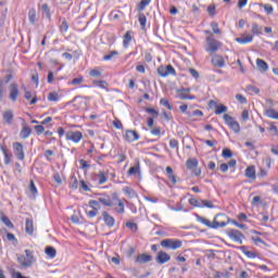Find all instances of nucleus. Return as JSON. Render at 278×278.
<instances>
[{"label":"nucleus","mask_w":278,"mask_h":278,"mask_svg":"<svg viewBox=\"0 0 278 278\" xmlns=\"http://www.w3.org/2000/svg\"><path fill=\"white\" fill-rule=\"evenodd\" d=\"M195 218L198 223H202V225H205L210 229H220L223 227H227V225L231 223V219L226 214L223 213L217 214L214 217L213 223L210 222V219L200 216L199 214L195 215Z\"/></svg>","instance_id":"obj_1"},{"label":"nucleus","mask_w":278,"mask_h":278,"mask_svg":"<svg viewBox=\"0 0 278 278\" xmlns=\"http://www.w3.org/2000/svg\"><path fill=\"white\" fill-rule=\"evenodd\" d=\"M26 255V256H25ZM25 255H20L17 262L22 268H31L34 266V252L31 250H25Z\"/></svg>","instance_id":"obj_2"},{"label":"nucleus","mask_w":278,"mask_h":278,"mask_svg":"<svg viewBox=\"0 0 278 278\" xmlns=\"http://www.w3.org/2000/svg\"><path fill=\"white\" fill-rule=\"evenodd\" d=\"M205 41H206L205 51L207 53H216V51H218V49L223 47V42L216 40L213 35L206 37Z\"/></svg>","instance_id":"obj_3"},{"label":"nucleus","mask_w":278,"mask_h":278,"mask_svg":"<svg viewBox=\"0 0 278 278\" xmlns=\"http://www.w3.org/2000/svg\"><path fill=\"white\" fill-rule=\"evenodd\" d=\"M161 247H163V249H172V251H177V249H181V247H184V241L179 239H164L161 241Z\"/></svg>","instance_id":"obj_4"},{"label":"nucleus","mask_w":278,"mask_h":278,"mask_svg":"<svg viewBox=\"0 0 278 278\" xmlns=\"http://www.w3.org/2000/svg\"><path fill=\"white\" fill-rule=\"evenodd\" d=\"M98 201L105 207H114V205H116V202L118 201V193H112L111 198L109 195L100 197L98 198Z\"/></svg>","instance_id":"obj_5"},{"label":"nucleus","mask_w":278,"mask_h":278,"mask_svg":"<svg viewBox=\"0 0 278 278\" xmlns=\"http://www.w3.org/2000/svg\"><path fill=\"white\" fill-rule=\"evenodd\" d=\"M157 74L160 77H168V75H173L174 77H177V71H175V67L173 65H160L157 67Z\"/></svg>","instance_id":"obj_6"},{"label":"nucleus","mask_w":278,"mask_h":278,"mask_svg":"<svg viewBox=\"0 0 278 278\" xmlns=\"http://www.w3.org/2000/svg\"><path fill=\"white\" fill-rule=\"evenodd\" d=\"M226 125L232 129L235 134H240V124L229 114L223 116Z\"/></svg>","instance_id":"obj_7"},{"label":"nucleus","mask_w":278,"mask_h":278,"mask_svg":"<svg viewBox=\"0 0 278 278\" xmlns=\"http://www.w3.org/2000/svg\"><path fill=\"white\" fill-rule=\"evenodd\" d=\"M84 138V134H81V131L76 130H68L65 134V139L67 141L74 142L75 144H78V142H81V139Z\"/></svg>","instance_id":"obj_8"},{"label":"nucleus","mask_w":278,"mask_h":278,"mask_svg":"<svg viewBox=\"0 0 278 278\" xmlns=\"http://www.w3.org/2000/svg\"><path fill=\"white\" fill-rule=\"evenodd\" d=\"M21 96V90L18 89V85L16 83H12L9 86V99L13 103H16L18 97Z\"/></svg>","instance_id":"obj_9"},{"label":"nucleus","mask_w":278,"mask_h":278,"mask_svg":"<svg viewBox=\"0 0 278 278\" xmlns=\"http://www.w3.org/2000/svg\"><path fill=\"white\" fill-rule=\"evenodd\" d=\"M228 238L237 242L238 244H242V240H244V235L238 229H230L227 231Z\"/></svg>","instance_id":"obj_10"},{"label":"nucleus","mask_w":278,"mask_h":278,"mask_svg":"<svg viewBox=\"0 0 278 278\" xmlns=\"http://www.w3.org/2000/svg\"><path fill=\"white\" fill-rule=\"evenodd\" d=\"M13 153L17 157V160H25V150H23V143L15 142L13 143Z\"/></svg>","instance_id":"obj_11"},{"label":"nucleus","mask_w":278,"mask_h":278,"mask_svg":"<svg viewBox=\"0 0 278 278\" xmlns=\"http://www.w3.org/2000/svg\"><path fill=\"white\" fill-rule=\"evenodd\" d=\"M155 262H156V264H160V265L166 264L167 262H170V256L168 253H166L164 251H160V252H157Z\"/></svg>","instance_id":"obj_12"},{"label":"nucleus","mask_w":278,"mask_h":278,"mask_svg":"<svg viewBox=\"0 0 278 278\" xmlns=\"http://www.w3.org/2000/svg\"><path fill=\"white\" fill-rule=\"evenodd\" d=\"M102 218L104 220V224L106 225V227H114V225L116 224V219L114 218V216L110 215V213L108 212H102Z\"/></svg>","instance_id":"obj_13"},{"label":"nucleus","mask_w":278,"mask_h":278,"mask_svg":"<svg viewBox=\"0 0 278 278\" xmlns=\"http://www.w3.org/2000/svg\"><path fill=\"white\" fill-rule=\"evenodd\" d=\"M125 140L127 142H136V140H140V135L136 130H126Z\"/></svg>","instance_id":"obj_14"},{"label":"nucleus","mask_w":278,"mask_h":278,"mask_svg":"<svg viewBox=\"0 0 278 278\" xmlns=\"http://www.w3.org/2000/svg\"><path fill=\"white\" fill-rule=\"evenodd\" d=\"M153 260V256L149 255V254H138L135 262L137 264H149V262H151Z\"/></svg>","instance_id":"obj_15"},{"label":"nucleus","mask_w":278,"mask_h":278,"mask_svg":"<svg viewBox=\"0 0 278 278\" xmlns=\"http://www.w3.org/2000/svg\"><path fill=\"white\" fill-rule=\"evenodd\" d=\"M2 118L5 125H12V123H14V112H12V110L4 111Z\"/></svg>","instance_id":"obj_16"},{"label":"nucleus","mask_w":278,"mask_h":278,"mask_svg":"<svg viewBox=\"0 0 278 278\" xmlns=\"http://www.w3.org/2000/svg\"><path fill=\"white\" fill-rule=\"evenodd\" d=\"M93 179L98 181L99 186H103L108 181V175H105V172L100 170L98 174H94Z\"/></svg>","instance_id":"obj_17"},{"label":"nucleus","mask_w":278,"mask_h":278,"mask_svg":"<svg viewBox=\"0 0 278 278\" xmlns=\"http://www.w3.org/2000/svg\"><path fill=\"white\" fill-rule=\"evenodd\" d=\"M212 64H214L215 66H217V68H223V66H225V59L218 54H215L212 58Z\"/></svg>","instance_id":"obj_18"},{"label":"nucleus","mask_w":278,"mask_h":278,"mask_svg":"<svg viewBox=\"0 0 278 278\" xmlns=\"http://www.w3.org/2000/svg\"><path fill=\"white\" fill-rule=\"evenodd\" d=\"M245 177L248 179H252V181H255V179H257V176L255 174V166L251 165L245 168Z\"/></svg>","instance_id":"obj_19"},{"label":"nucleus","mask_w":278,"mask_h":278,"mask_svg":"<svg viewBox=\"0 0 278 278\" xmlns=\"http://www.w3.org/2000/svg\"><path fill=\"white\" fill-rule=\"evenodd\" d=\"M25 231H26V233H28V236H34V219L26 218Z\"/></svg>","instance_id":"obj_20"},{"label":"nucleus","mask_w":278,"mask_h":278,"mask_svg":"<svg viewBox=\"0 0 278 278\" xmlns=\"http://www.w3.org/2000/svg\"><path fill=\"white\" fill-rule=\"evenodd\" d=\"M165 173L167 174V178L169 179V181L173 184V186H175L177 184V176H175L173 167L167 166L165 168Z\"/></svg>","instance_id":"obj_21"},{"label":"nucleus","mask_w":278,"mask_h":278,"mask_svg":"<svg viewBox=\"0 0 278 278\" xmlns=\"http://www.w3.org/2000/svg\"><path fill=\"white\" fill-rule=\"evenodd\" d=\"M256 67L260 71V73H266L268 71V63L262 59L256 60Z\"/></svg>","instance_id":"obj_22"},{"label":"nucleus","mask_w":278,"mask_h":278,"mask_svg":"<svg viewBox=\"0 0 278 278\" xmlns=\"http://www.w3.org/2000/svg\"><path fill=\"white\" fill-rule=\"evenodd\" d=\"M236 42H239V45H249V42H253V35H242L241 37L236 38Z\"/></svg>","instance_id":"obj_23"},{"label":"nucleus","mask_w":278,"mask_h":278,"mask_svg":"<svg viewBox=\"0 0 278 278\" xmlns=\"http://www.w3.org/2000/svg\"><path fill=\"white\" fill-rule=\"evenodd\" d=\"M238 249L243 254H245L250 260H255V257H257V254H255V252L247 250V245H241Z\"/></svg>","instance_id":"obj_24"},{"label":"nucleus","mask_w":278,"mask_h":278,"mask_svg":"<svg viewBox=\"0 0 278 278\" xmlns=\"http://www.w3.org/2000/svg\"><path fill=\"white\" fill-rule=\"evenodd\" d=\"M0 149L4 155V164H5V166H8L10 164V162H12V153L3 147H1Z\"/></svg>","instance_id":"obj_25"},{"label":"nucleus","mask_w":278,"mask_h":278,"mask_svg":"<svg viewBox=\"0 0 278 278\" xmlns=\"http://www.w3.org/2000/svg\"><path fill=\"white\" fill-rule=\"evenodd\" d=\"M45 253H46V255H48V257H50V260L55 258V255H58V251L55 250V248H53L51 245L46 247Z\"/></svg>","instance_id":"obj_26"},{"label":"nucleus","mask_w":278,"mask_h":278,"mask_svg":"<svg viewBox=\"0 0 278 278\" xmlns=\"http://www.w3.org/2000/svg\"><path fill=\"white\" fill-rule=\"evenodd\" d=\"M199 166V160L197 159H189L186 162V167L188 170H192L193 168H197Z\"/></svg>","instance_id":"obj_27"},{"label":"nucleus","mask_w":278,"mask_h":278,"mask_svg":"<svg viewBox=\"0 0 278 278\" xmlns=\"http://www.w3.org/2000/svg\"><path fill=\"white\" fill-rule=\"evenodd\" d=\"M116 205H118V208H115L117 214H125V200L118 199V195H117Z\"/></svg>","instance_id":"obj_28"},{"label":"nucleus","mask_w":278,"mask_h":278,"mask_svg":"<svg viewBox=\"0 0 278 278\" xmlns=\"http://www.w3.org/2000/svg\"><path fill=\"white\" fill-rule=\"evenodd\" d=\"M265 116L274 118V121H278V112L275 109H267L265 111Z\"/></svg>","instance_id":"obj_29"},{"label":"nucleus","mask_w":278,"mask_h":278,"mask_svg":"<svg viewBox=\"0 0 278 278\" xmlns=\"http://www.w3.org/2000/svg\"><path fill=\"white\" fill-rule=\"evenodd\" d=\"M20 136L23 138V140L27 139L28 136H31V128L24 126L20 132Z\"/></svg>","instance_id":"obj_30"},{"label":"nucleus","mask_w":278,"mask_h":278,"mask_svg":"<svg viewBox=\"0 0 278 278\" xmlns=\"http://www.w3.org/2000/svg\"><path fill=\"white\" fill-rule=\"evenodd\" d=\"M129 42H131V30H127L124 35L123 46L125 47V49L129 47Z\"/></svg>","instance_id":"obj_31"},{"label":"nucleus","mask_w":278,"mask_h":278,"mask_svg":"<svg viewBox=\"0 0 278 278\" xmlns=\"http://www.w3.org/2000/svg\"><path fill=\"white\" fill-rule=\"evenodd\" d=\"M262 26L257 25V23L252 24L251 33L253 34V36H260L262 34Z\"/></svg>","instance_id":"obj_32"},{"label":"nucleus","mask_w":278,"mask_h":278,"mask_svg":"<svg viewBox=\"0 0 278 278\" xmlns=\"http://www.w3.org/2000/svg\"><path fill=\"white\" fill-rule=\"evenodd\" d=\"M28 21L30 25H36V9H30L28 11Z\"/></svg>","instance_id":"obj_33"},{"label":"nucleus","mask_w":278,"mask_h":278,"mask_svg":"<svg viewBox=\"0 0 278 278\" xmlns=\"http://www.w3.org/2000/svg\"><path fill=\"white\" fill-rule=\"evenodd\" d=\"M1 222L5 225V227H8L9 229H14V224L12 223V220H10V218L5 215L1 216Z\"/></svg>","instance_id":"obj_34"},{"label":"nucleus","mask_w":278,"mask_h":278,"mask_svg":"<svg viewBox=\"0 0 278 278\" xmlns=\"http://www.w3.org/2000/svg\"><path fill=\"white\" fill-rule=\"evenodd\" d=\"M124 192L125 194H128L130 199H136V197H138V193H136V190L131 189V187H125Z\"/></svg>","instance_id":"obj_35"},{"label":"nucleus","mask_w":278,"mask_h":278,"mask_svg":"<svg viewBox=\"0 0 278 278\" xmlns=\"http://www.w3.org/2000/svg\"><path fill=\"white\" fill-rule=\"evenodd\" d=\"M28 190L31 194H34V197H38V188H36V184L34 182V180H30Z\"/></svg>","instance_id":"obj_36"},{"label":"nucleus","mask_w":278,"mask_h":278,"mask_svg":"<svg viewBox=\"0 0 278 278\" xmlns=\"http://www.w3.org/2000/svg\"><path fill=\"white\" fill-rule=\"evenodd\" d=\"M70 186L73 190H77V188H79V181L75 175L71 177Z\"/></svg>","instance_id":"obj_37"},{"label":"nucleus","mask_w":278,"mask_h":278,"mask_svg":"<svg viewBox=\"0 0 278 278\" xmlns=\"http://www.w3.org/2000/svg\"><path fill=\"white\" fill-rule=\"evenodd\" d=\"M84 81V76H78L74 79H72L68 85L70 86H81V83Z\"/></svg>","instance_id":"obj_38"},{"label":"nucleus","mask_w":278,"mask_h":278,"mask_svg":"<svg viewBox=\"0 0 278 278\" xmlns=\"http://www.w3.org/2000/svg\"><path fill=\"white\" fill-rule=\"evenodd\" d=\"M41 10H42L43 14H46V17H48L49 21H51V9H49V4L43 3L41 5Z\"/></svg>","instance_id":"obj_39"},{"label":"nucleus","mask_w":278,"mask_h":278,"mask_svg":"<svg viewBox=\"0 0 278 278\" xmlns=\"http://www.w3.org/2000/svg\"><path fill=\"white\" fill-rule=\"evenodd\" d=\"M202 203H203V200H197L194 198L189 199V204L193 205V207H203Z\"/></svg>","instance_id":"obj_40"},{"label":"nucleus","mask_w":278,"mask_h":278,"mask_svg":"<svg viewBox=\"0 0 278 278\" xmlns=\"http://www.w3.org/2000/svg\"><path fill=\"white\" fill-rule=\"evenodd\" d=\"M140 173V163L138 162L135 166L128 169V175H138Z\"/></svg>","instance_id":"obj_41"},{"label":"nucleus","mask_w":278,"mask_h":278,"mask_svg":"<svg viewBox=\"0 0 278 278\" xmlns=\"http://www.w3.org/2000/svg\"><path fill=\"white\" fill-rule=\"evenodd\" d=\"M114 55H118V51L112 50L108 54L103 56L104 62H110L114 58Z\"/></svg>","instance_id":"obj_42"},{"label":"nucleus","mask_w":278,"mask_h":278,"mask_svg":"<svg viewBox=\"0 0 278 278\" xmlns=\"http://www.w3.org/2000/svg\"><path fill=\"white\" fill-rule=\"evenodd\" d=\"M60 31L61 34H66V31H68V22H66V18L62 20V23L60 25Z\"/></svg>","instance_id":"obj_43"},{"label":"nucleus","mask_w":278,"mask_h":278,"mask_svg":"<svg viewBox=\"0 0 278 278\" xmlns=\"http://www.w3.org/2000/svg\"><path fill=\"white\" fill-rule=\"evenodd\" d=\"M227 110L228 109L225 104H219L215 109V114H217V115L225 114V112H227Z\"/></svg>","instance_id":"obj_44"},{"label":"nucleus","mask_w":278,"mask_h":278,"mask_svg":"<svg viewBox=\"0 0 278 278\" xmlns=\"http://www.w3.org/2000/svg\"><path fill=\"white\" fill-rule=\"evenodd\" d=\"M90 77H101L102 72L100 67H96L89 72Z\"/></svg>","instance_id":"obj_45"},{"label":"nucleus","mask_w":278,"mask_h":278,"mask_svg":"<svg viewBox=\"0 0 278 278\" xmlns=\"http://www.w3.org/2000/svg\"><path fill=\"white\" fill-rule=\"evenodd\" d=\"M139 23L141 25V29H144L147 27V16L144 13H139Z\"/></svg>","instance_id":"obj_46"},{"label":"nucleus","mask_w":278,"mask_h":278,"mask_svg":"<svg viewBox=\"0 0 278 278\" xmlns=\"http://www.w3.org/2000/svg\"><path fill=\"white\" fill-rule=\"evenodd\" d=\"M93 86H99V88L108 89V81L105 80H93Z\"/></svg>","instance_id":"obj_47"},{"label":"nucleus","mask_w":278,"mask_h":278,"mask_svg":"<svg viewBox=\"0 0 278 278\" xmlns=\"http://www.w3.org/2000/svg\"><path fill=\"white\" fill-rule=\"evenodd\" d=\"M48 101H53V102L60 101V94L58 92H50L48 94Z\"/></svg>","instance_id":"obj_48"},{"label":"nucleus","mask_w":278,"mask_h":278,"mask_svg":"<svg viewBox=\"0 0 278 278\" xmlns=\"http://www.w3.org/2000/svg\"><path fill=\"white\" fill-rule=\"evenodd\" d=\"M7 240H9V242H12L14 245L18 244V239H16L14 233L8 232Z\"/></svg>","instance_id":"obj_49"},{"label":"nucleus","mask_w":278,"mask_h":278,"mask_svg":"<svg viewBox=\"0 0 278 278\" xmlns=\"http://www.w3.org/2000/svg\"><path fill=\"white\" fill-rule=\"evenodd\" d=\"M89 207H96L98 210H101V202L99 200H90Z\"/></svg>","instance_id":"obj_50"},{"label":"nucleus","mask_w":278,"mask_h":278,"mask_svg":"<svg viewBox=\"0 0 278 278\" xmlns=\"http://www.w3.org/2000/svg\"><path fill=\"white\" fill-rule=\"evenodd\" d=\"M146 112L148 114H152V118H157V116H160V112H157L155 109L148 108L146 109Z\"/></svg>","instance_id":"obj_51"},{"label":"nucleus","mask_w":278,"mask_h":278,"mask_svg":"<svg viewBox=\"0 0 278 278\" xmlns=\"http://www.w3.org/2000/svg\"><path fill=\"white\" fill-rule=\"evenodd\" d=\"M202 207H208V210H214V203L210 200H202Z\"/></svg>","instance_id":"obj_52"},{"label":"nucleus","mask_w":278,"mask_h":278,"mask_svg":"<svg viewBox=\"0 0 278 278\" xmlns=\"http://www.w3.org/2000/svg\"><path fill=\"white\" fill-rule=\"evenodd\" d=\"M207 12L210 16H216V5L215 4H210L207 7Z\"/></svg>","instance_id":"obj_53"},{"label":"nucleus","mask_w":278,"mask_h":278,"mask_svg":"<svg viewBox=\"0 0 278 278\" xmlns=\"http://www.w3.org/2000/svg\"><path fill=\"white\" fill-rule=\"evenodd\" d=\"M160 103L163 105V108H167V110H173V105H170V102H168V100L162 98L160 100Z\"/></svg>","instance_id":"obj_54"},{"label":"nucleus","mask_w":278,"mask_h":278,"mask_svg":"<svg viewBox=\"0 0 278 278\" xmlns=\"http://www.w3.org/2000/svg\"><path fill=\"white\" fill-rule=\"evenodd\" d=\"M149 1L147 0H141L140 3L137 5L139 12H142V10H144V8H147V5H149Z\"/></svg>","instance_id":"obj_55"},{"label":"nucleus","mask_w":278,"mask_h":278,"mask_svg":"<svg viewBox=\"0 0 278 278\" xmlns=\"http://www.w3.org/2000/svg\"><path fill=\"white\" fill-rule=\"evenodd\" d=\"M126 227H128V229H130L131 231H138V224L136 223L128 222L126 223Z\"/></svg>","instance_id":"obj_56"},{"label":"nucleus","mask_w":278,"mask_h":278,"mask_svg":"<svg viewBox=\"0 0 278 278\" xmlns=\"http://www.w3.org/2000/svg\"><path fill=\"white\" fill-rule=\"evenodd\" d=\"M169 147L170 149H179V141L177 139H170Z\"/></svg>","instance_id":"obj_57"},{"label":"nucleus","mask_w":278,"mask_h":278,"mask_svg":"<svg viewBox=\"0 0 278 278\" xmlns=\"http://www.w3.org/2000/svg\"><path fill=\"white\" fill-rule=\"evenodd\" d=\"M222 155H223V157H232L233 153L231 152L230 149L226 148V149L223 150Z\"/></svg>","instance_id":"obj_58"},{"label":"nucleus","mask_w":278,"mask_h":278,"mask_svg":"<svg viewBox=\"0 0 278 278\" xmlns=\"http://www.w3.org/2000/svg\"><path fill=\"white\" fill-rule=\"evenodd\" d=\"M247 90H250L251 92H254L255 94H260V88L253 85H248Z\"/></svg>","instance_id":"obj_59"},{"label":"nucleus","mask_w":278,"mask_h":278,"mask_svg":"<svg viewBox=\"0 0 278 278\" xmlns=\"http://www.w3.org/2000/svg\"><path fill=\"white\" fill-rule=\"evenodd\" d=\"M211 28L213 29L214 34H220V28H218V24L216 22L211 23Z\"/></svg>","instance_id":"obj_60"},{"label":"nucleus","mask_w":278,"mask_h":278,"mask_svg":"<svg viewBox=\"0 0 278 278\" xmlns=\"http://www.w3.org/2000/svg\"><path fill=\"white\" fill-rule=\"evenodd\" d=\"M35 131L38 136H40V134H43L45 132V126L42 125H37L35 126Z\"/></svg>","instance_id":"obj_61"},{"label":"nucleus","mask_w":278,"mask_h":278,"mask_svg":"<svg viewBox=\"0 0 278 278\" xmlns=\"http://www.w3.org/2000/svg\"><path fill=\"white\" fill-rule=\"evenodd\" d=\"M236 99L237 101H239V103H242V104L247 103V99L244 98V96L240 93L236 94Z\"/></svg>","instance_id":"obj_62"},{"label":"nucleus","mask_w":278,"mask_h":278,"mask_svg":"<svg viewBox=\"0 0 278 278\" xmlns=\"http://www.w3.org/2000/svg\"><path fill=\"white\" fill-rule=\"evenodd\" d=\"M264 10H265L266 14H273V12H274L273 5H270V4H264Z\"/></svg>","instance_id":"obj_63"},{"label":"nucleus","mask_w":278,"mask_h":278,"mask_svg":"<svg viewBox=\"0 0 278 278\" xmlns=\"http://www.w3.org/2000/svg\"><path fill=\"white\" fill-rule=\"evenodd\" d=\"M239 278H251V274L248 271H241Z\"/></svg>","instance_id":"obj_64"}]
</instances>
